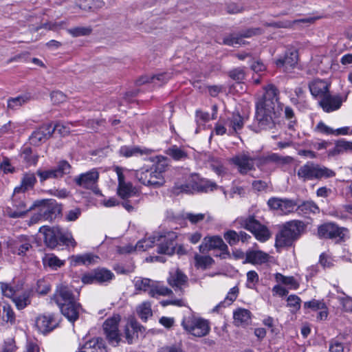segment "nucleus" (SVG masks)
Listing matches in <instances>:
<instances>
[{
	"mask_svg": "<svg viewBox=\"0 0 352 352\" xmlns=\"http://www.w3.org/2000/svg\"><path fill=\"white\" fill-rule=\"evenodd\" d=\"M283 109V104L278 102L277 89L271 85L265 87V92L256 102L255 119L258 126L262 129H272Z\"/></svg>",
	"mask_w": 352,
	"mask_h": 352,
	"instance_id": "nucleus-1",
	"label": "nucleus"
},
{
	"mask_svg": "<svg viewBox=\"0 0 352 352\" xmlns=\"http://www.w3.org/2000/svg\"><path fill=\"white\" fill-rule=\"evenodd\" d=\"M156 160L150 168L142 167L135 171V177L141 184L155 188L164 184V173L168 165L167 159L163 156H157Z\"/></svg>",
	"mask_w": 352,
	"mask_h": 352,
	"instance_id": "nucleus-2",
	"label": "nucleus"
},
{
	"mask_svg": "<svg viewBox=\"0 0 352 352\" xmlns=\"http://www.w3.org/2000/svg\"><path fill=\"white\" fill-rule=\"evenodd\" d=\"M177 234L174 232H166L164 234H154L152 236L140 240L135 247L136 251H146L158 242V253L173 255L175 252V240Z\"/></svg>",
	"mask_w": 352,
	"mask_h": 352,
	"instance_id": "nucleus-3",
	"label": "nucleus"
},
{
	"mask_svg": "<svg viewBox=\"0 0 352 352\" xmlns=\"http://www.w3.org/2000/svg\"><path fill=\"white\" fill-rule=\"evenodd\" d=\"M39 232L43 235L45 245L50 248H55L59 242L68 247H76V242L69 232H63L59 227L43 226Z\"/></svg>",
	"mask_w": 352,
	"mask_h": 352,
	"instance_id": "nucleus-4",
	"label": "nucleus"
},
{
	"mask_svg": "<svg viewBox=\"0 0 352 352\" xmlns=\"http://www.w3.org/2000/svg\"><path fill=\"white\" fill-rule=\"evenodd\" d=\"M305 228V223L298 220L285 223L281 230L276 236V247L290 246L299 239Z\"/></svg>",
	"mask_w": 352,
	"mask_h": 352,
	"instance_id": "nucleus-5",
	"label": "nucleus"
},
{
	"mask_svg": "<svg viewBox=\"0 0 352 352\" xmlns=\"http://www.w3.org/2000/svg\"><path fill=\"white\" fill-rule=\"evenodd\" d=\"M182 325L188 334L197 338L206 336L210 330V323L207 320L192 314L185 316Z\"/></svg>",
	"mask_w": 352,
	"mask_h": 352,
	"instance_id": "nucleus-6",
	"label": "nucleus"
},
{
	"mask_svg": "<svg viewBox=\"0 0 352 352\" xmlns=\"http://www.w3.org/2000/svg\"><path fill=\"white\" fill-rule=\"evenodd\" d=\"M236 222L241 227L251 232L256 239L261 242L266 241L270 237V232L267 228L262 225L254 216L238 218Z\"/></svg>",
	"mask_w": 352,
	"mask_h": 352,
	"instance_id": "nucleus-7",
	"label": "nucleus"
},
{
	"mask_svg": "<svg viewBox=\"0 0 352 352\" xmlns=\"http://www.w3.org/2000/svg\"><path fill=\"white\" fill-rule=\"evenodd\" d=\"M134 285L136 290L147 292L151 297L168 296L172 294L171 289L149 278H135L134 279Z\"/></svg>",
	"mask_w": 352,
	"mask_h": 352,
	"instance_id": "nucleus-8",
	"label": "nucleus"
},
{
	"mask_svg": "<svg viewBox=\"0 0 352 352\" xmlns=\"http://www.w3.org/2000/svg\"><path fill=\"white\" fill-rule=\"evenodd\" d=\"M275 159V155L265 157L254 158L250 157L248 154L243 153L233 157L230 161L237 166L241 174L245 175L254 168V161L258 160L259 164H264L268 161L274 160Z\"/></svg>",
	"mask_w": 352,
	"mask_h": 352,
	"instance_id": "nucleus-9",
	"label": "nucleus"
},
{
	"mask_svg": "<svg viewBox=\"0 0 352 352\" xmlns=\"http://www.w3.org/2000/svg\"><path fill=\"white\" fill-rule=\"evenodd\" d=\"M32 209V206H28L25 201V196L22 194L13 192L11 206H7L6 213L11 218H18L24 216Z\"/></svg>",
	"mask_w": 352,
	"mask_h": 352,
	"instance_id": "nucleus-10",
	"label": "nucleus"
},
{
	"mask_svg": "<svg viewBox=\"0 0 352 352\" xmlns=\"http://www.w3.org/2000/svg\"><path fill=\"white\" fill-rule=\"evenodd\" d=\"M70 170V164L67 161L63 160L59 162L56 167L47 170H38L36 173L40 182H43L49 179L60 178L65 175L69 174Z\"/></svg>",
	"mask_w": 352,
	"mask_h": 352,
	"instance_id": "nucleus-11",
	"label": "nucleus"
},
{
	"mask_svg": "<svg viewBox=\"0 0 352 352\" xmlns=\"http://www.w3.org/2000/svg\"><path fill=\"white\" fill-rule=\"evenodd\" d=\"M262 33L261 28H250L240 34L232 33L229 35L226 36L222 41V44L232 46V47H239L245 45V42L243 41L244 38H250L255 35H258Z\"/></svg>",
	"mask_w": 352,
	"mask_h": 352,
	"instance_id": "nucleus-12",
	"label": "nucleus"
},
{
	"mask_svg": "<svg viewBox=\"0 0 352 352\" xmlns=\"http://www.w3.org/2000/svg\"><path fill=\"white\" fill-rule=\"evenodd\" d=\"M59 322L58 316L52 313H46L36 318L35 326L40 333L45 334L56 329L58 326Z\"/></svg>",
	"mask_w": 352,
	"mask_h": 352,
	"instance_id": "nucleus-13",
	"label": "nucleus"
},
{
	"mask_svg": "<svg viewBox=\"0 0 352 352\" xmlns=\"http://www.w3.org/2000/svg\"><path fill=\"white\" fill-rule=\"evenodd\" d=\"M120 320L119 315H114L107 319L103 324V329L110 344L116 346L120 341L118 324Z\"/></svg>",
	"mask_w": 352,
	"mask_h": 352,
	"instance_id": "nucleus-14",
	"label": "nucleus"
},
{
	"mask_svg": "<svg viewBox=\"0 0 352 352\" xmlns=\"http://www.w3.org/2000/svg\"><path fill=\"white\" fill-rule=\"evenodd\" d=\"M99 179V171L97 168H92L90 170L76 176L74 181L76 185L87 189H91L96 192V184Z\"/></svg>",
	"mask_w": 352,
	"mask_h": 352,
	"instance_id": "nucleus-15",
	"label": "nucleus"
},
{
	"mask_svg": "<svg viewBox=\"0 0 352 352\" xmlns=\"http://www.w3.org/2000/svg\"><path fill=\"white\" fill-rule=\"evenodd\" d=\"M32 237L21 235L10 241L8 245L13 254L24 256L32 249Z\"/></svg>",
	"mask_w": 352,
	"mask_h": 352,
	"instance_id": "nucleus-16",
	"label": "nucleus"
},
{
	"mask_svg": "<svg viewBox=\"0 0 352 352\" xmlns=\"http://www.w3.org/2000/svg\"><path fill=\"white\" fill-rule=\"evenodd\" d=\"M38 214L41 219L52 221L61 212V207L54 199L43 201L38 206Z\"/></svg>",
	"mask_w": 352,
	"mask_h": 352,
	"instance_id": "nucleus-17",
	"label": "nucleus"
},
{
	"mask_svg": "<svg viewBox=\"0 0 352 352\" xmlns=\"http://www.w3.org/2000/svg\"><path fill=\"white\" fill-rule=\"evenodd\" d=\"M167 282L179 295L183 294L184 289L188 285V277L179 269H172L169 272Z\"/></svg>",
	"mask_w": 352,
	"mask_h": 352,
	"instance_id": "nucleus-18",
	"label": "nucleus"
},
{
	"mask_svg": "<svg viewBox=\"0 0 352 352\" xmlns=\"http://www.w3.org/2000/svg\"><path fill=\"white\" fill-rule=\"evenodd\" d=\"M267 205L270 209L284 214L292 212L297 206V204L294 200L278 197L270 198L267 201Z\"/></svg>",
	"mask_w": 352,
	"mask_h": 352,
	"instance_id": "nucleus-19",
	"label": "nucleus"
},
{
	"mask_svg": "<svg viewBox=\"0 0 352 352\" xmlns=\"http://www.w3.org/2000/svg\"><path fill=\"white\" fill-rule=\"evenodd\" d=\"M199 250L201 253H206L212 250H219L224 252L228 250V246L221 236H208L204 238Z\"/></svg>",
	"mask_w": 352,
	"mask_h": 352,
	"instance_id": "nucleus-20",
	"label": "nucleus"
},
{
	"mask_svg": "<svg viewBox=\"0 0 352 352\" xmlns=\"http://www.w3.org/2000/svg\"><path fill=\"white\" fill-rule=\"evenodd\" d=\"M53 133L52 124H43L32 132L29 138V141L32 145L38 146L49 139Z\"/></svg>",
	"mask_w": 352,
	"mask_h": 352,
	"instance_id": "nucleus-21",
	"label": "nucleus"
},
{
	"mask_svg": "<svg viewBox=\"0 0 352 352\" xmlns=\"http://www.w3.org/2000/svg\"><path fill=\"white\" fill-rule=\"evenodd\" d=\"M346 98L347 95L342 97L340 96H331L328 94L319 101V104L325 112L329 113L338 110L342 102L346 100Z\"/></svg>",
	"mask_w": 352,
	"mask_h": 352,
	"instance_id": "nucleus-22",
	"label": "nucleus"
},
{
	"mask_svg": "<svg viewBox=\"0 0 352 352\" xmlns=\"http://www.w3.org/2000/svg\"><path fill=\"white\" fill-rule=\"evenodd\" d=\"M345 231L346 230L343 228H339L334 223H328L320 226L318 228V233L320 237L333 239L342 238Z\"/></svg>",
	"mask_w": 352,
	"mask_h": 352,
	"instance_id": "nucleus-23",
	"label": "nucleus"
},
{
	"mask_svg": "<svg viewBox=\"0 0 352 352\" xmlns=\"http://www.w3.org/2000/svg\"><path fill=\"white\" fill-rule=\"evenodd\" d=\"M59 307L62 314L72 323L78 319L79 315L82 311L81 305L76 300L65 303Z\"/></svg>",
	"mask_w": 352,
	"mask_h": 352,
	"instance_id": "nucleus-24",
	"label": "nucleus"
},
{
	"mask_svg": "<svg viewBox=\"0 0 352 352\" xmlns=\"http://www.w3.org/2000/svg\"><path fill=\"white\" fill-rule=\"evenodd\" d=\"M54 300L58 307L65 305V303L75 301L72 289L67 285L63 284L57 286L54 294Z\"/></svg>",
	"mask_w": 352,
	"mask_h": 352,
	"instance_id": "nucleus-25",
	"label": "nucleus"
},
{
	"mask_svg": "<svg viewBox=\"0 0 352 352\" xmlns=\"http://www.w3.org/2000/svg\"><path fill=\"white\" fill-rule=\"evenodd\" d=\"M298 62V53L296 51H291L285 53L283 57L278 58L275 61L277 67H283L284 72H287L289 70L295 67Z\"/></svg>",
	"mask_w": 352,
	"mask_h": 352,
	"instance_id": "nucleus-26",
	"label": "nucleus"
},
{
	"mask_svg": "<svg viewBox=\"0 0 352 352\" xmlns=\"http://www.w3.org/2000/svg\"><path fill=\"white\" fill-rule=\"evenodd\" d=\"M270 255L261 250H250L245 254V259L243 263H251L253 265H262L267 263L270 260Z\"/></svg>",
	"mask_w": 352,
	"mask_h": 352,
	"instance_id": "nucleus-27",
	"label": "nucleus"
},
{
	"mask_svg": "<svg viewBox=\"0 0 352 352\" xmlns=\"http://www.w3.org/2000/svg\"><path fill=\"white\" fill-rule=\"evenodd\" d=\"M36 182V178L35 175L32 173H27L23 175L20 184L14 188V192L22 194L23 197H24L25 192L32 189Z\"/></svg>",
	"mask_w": 352,
	"mask_h": 352,
	"instance_id": "nucleus-28",
	"label": "nucleus"
},
{
	"mask_svg": "<svg viewBox=\"0 0 352 352\" xmlns=\"http://www.w3.org/2000/svg\"><path fill=\"white\" fill-rule=\"evenodd\" d=\"M309 90L315 98H323L329 94L328 84L322 80H314L309 84Z\"/></svg>",
	"mask_w": 352,
	"mask_h": 352,
	"instance_id": "nucleus-29",
	"label": "nucleus"
},
{
	"mask_svg": "<svg viewBox=\"0 0 352 352\" xmlns=\"http://www.w3.org/2000/svg\"><path fill=\"white\" fill-rule=\"evenodd\" d=\"M316 165L312 162H308L301 166L297 171L298 178L302 182L316 179Z\"/></svg>",
	"mask_w": 352,
	"mask_h": 352,
	"instance_id": "nucleus-30",
	"label": "nucleus"
},
{
	"mask_svg": "<svg viewBox=\"0 0 352 352\" xmlns=\"http://www.w3.org/2000/svg\"><path fill=\"white\" fill-rule=\"evenodd\" d=\"M80 352H107L103 340L94 338L87 341L81 347Z\"/></svg>",
	"mask_w": 352,
	"mask_h": 352,
	"instance_id": "nucleus-31",
	"label": "nucleus"
},
{
	"mask_svg": "<svg viewBox=\"0 0 352 352\" xmlns=\"http://www.w3.org/2000/svg\"><path fill=\"white\" fill-rule=\"evenodd\" d=\"M226 125L229 127V134L232 135L241 130L244 125V120L239 113H233L226 121Z\"/></svg>",
	"mask_w": 352,
	"mask_h": 352,
	"instance_id": "nucleus-32",
	"label": "nucleus"
},
{
	"mask_svg": "<svg viewBox=\"0 0 352 352\" xmlns=\"http://www.w3.org/2000/svg\"><path fill=\"white\" fill-rule=\"evenodd\" d=\"M234 322L237 326H246L251 322V313L246 309H238L234 314Z\"/></svg>",
	"mask_w": 352,
	"mask_h": 352,
	"instance_id": "nucleus-33",
	"label": "nucleus"
},
{
	"mask_svg": "<svg viewBox=\"0 0 352 352\" xmlns=\"http://www.w3.org/2000/svg\"><path fill=\"white\" fill-rule=\"evenodd\" d=\"M141 327L137 322L131 321L127 323L124 329V337L128 344H132L138 336V331H141Z\"/></svg>",
	"mask_w": 352,
	"mask_h": 352,
	"instance_id": "nucleus-34",
	"label": "nucleus"
},
{
	"mask_svg": "<svg viewBox=\"0 0 352 352\" xmlns=\"http://www.w3.org/2000/svg\"><path fill=\"white\" fill-rule=\"evenodd\" d=\"M195 267L197 269L206 270L210 267L214 263V259L208 255H201L196 253L194 256Z\"/></svg>",
	"mask_w": 352,
	"mask_h": 352,
	"instance_id": "nucleus-35",
	"label": "nucleus"
},
{
	"mask_svg": "<svg viewBox=\"0 0 352 352\" xmlns=\"http://www.w3.org/2000/svg\"><path fill=\"white\" fill-rule=\"evenodd\" d=\"M0 287L3 295L12 300L20 294L21 289V286L6 283H1Z\"/></svg>",
	"mask_w": 352,
	"mask_h": 352,
	"instance_id": "nucleus-36",
	"label": "nucleus"
},
{
	"mask_svg": "<svg viewBox=\"0 0 352 352\" xmlns=\"http://www.w3.org/2000/svg\"><path fill=\"white\" fill-rule=\"evenodd\" d=\"M314 20V19L313 18L309 17L296 19L294 21H283L275 23L274 26L280 28H294L296 27H300L302 23H312Z\"/></svg>",
	"mask_w": 352,
	"mask_h": 352,
	"instance_id": "nucleus-37",
	"label": "nucleus"
},
{
	"mask_svg": "<svg viewBox=\"0 0 352 352\" xmlns=\"http://www.w3.org/2000/svg\"><path fill=\"white\" fill-rule=\"evenodd\" d=\"M136 190L131 182L119 184L118 195L123 199H128L136 195Z\"/></svg>",
	"mask_w": 352,
	"mask_h": 352,
	"instance_id": "nucleus-38",
	"label": "nucleus"
},
{
	"mask_svg": "<svg viewBox=\"0 0 352 352\" xmlns=\"http://www.w3.org/2000/svg\"><path fill=\"white\" fill-rule=\"evenodd\" d=\"M44 266H48L52 270H57L65 264V261L60 260L53 254H47L43 258Z\"/></svg>",
	"mask_w": 352,
	"mask_h": 352,
	"instance_id": "nucleus-39",
	"label": "nucleus"
},
{
	"mask_svg": "<svg viewBox=\"0 0 352 352\" xmlns=\"http://www.w3.org/2000/svg\"><path fill=\"white\" fill-rule=\"evenodd\" d=\"M297 211L303 214H309L311 213L316 214L319 212V208L313 201H304L302 204L298 206Z\"/></svg>",
	"mask_w": 352,
	"mask_h": 352,
	"instance_id": "nucleus-40",
	"label": "nucleus"
},
{
	"mask_svg": "<svg viewBox=\"0 0 352 352\" xmlns=\"http://www.w3.org/2000/svg\"><path fill=\"white\" fill-rule=\"evenodd\" d=\"M274 278L277 283L285 285L291 289H297L299 287V283L293 276H285L280 273H276Z\"/></svg>",
	"mask_w": 352,
	"mask_h": 352,
	"instance_id": "nucleus-41",
	"label": "nucleus"
},
{
	"mask_svg": "<svg viewBox=\"0 0 352 352\" xmlns=\"http://www.w3.org/2000/svg\"><path fill=\"white\" fill-rule=\"evenodd\" d=\"M30 99L29 94H23L15 98H10L8 100V108L10 109H17Z\"/></svg>",
	"mask_w": 352,
	"mask_h": 352,
	"instance_id": "nucleus-42",
	"label": "nucleus"
},
{
	"mask_svg": "<svg viewBox=\"0 0 352 352\" xmlns=\"http://www.w3.org/2000/svg\"><path fill=\"white\" fill-rule=\"evenodd\" d=\"M316 179H329L336 176V172L324 166L316 164Z\"/></svg>",
	"mask_w": 352,
	"mask_h": 352,
	"instance_id": "nucleus-43",
	"label": "nucleus"
},
{
	"mask_svg": "<svg viewBox=\"0 0 352 352\" xmlns=\"http://www.w3.org/2000/svg\"><path fill=\"white\" fill-rule=\"evenodd\" d=\"M239 294V289L236 287H233L228 292L226 297L225 298L224 301L221 302L217 306H215L213 309V311H217L219 308L221 307H226V305H229L232 304L237 298Z\"/></svg>",
	"mask_w": 352,
	"mask_h": 352,
	"instance_id": "nucleus-44",
	"label": "nucleus"
},
{
	"mask_svg": "<svg viewBox=\"0 0 352 352\" xmlns=\"http://www.w3.org/2000/svg\"><path fill=\"white\" fill-rule=\"evenodd\" d=\"M17 309H23L30 303V295L28 292H23L21 294H18L13 298Z\"/></svg>",
	"mask_w": 352,
	"mask_h": 352,
	"instance_id": "nucleus-45",
	"label": "nucleus"
},
{
	"mask_svg": "<svg viewBox=\"0 0 352 352\" xmlns=\"http://www.w3.org/2000/svg\"><path fill=\"white\" fill-rule=\"evenodd\" d=\"M138 316L140 318L146 321L147 319L152 316L151 305L148 302H144L137 308Z\"/></svg>",
	"mask_w": 352,
	"mask_h": 352,
	"instance_id": "nucleus-46",
	"label": "nucleus"
},
{
	"mask_svg": "<svg viewBox=\"0 0 352 352\" xmlns=\"http://www.w3.org/2000/svg\"><path fill=\"white\" fill-rule=\"evenodd\" d=\"M166 154L175 160H181L187 157V153L176 145L170 146L166 151Z\"/></svg>",
	"mask_w": 352,
	"mask_h": 352,
	"instance_id": "nucleus-47",
	"label": "nucleus"
},
{
	"mask_svg": "<svg viewBox=\"0 0 352 352\" xmlns=\"http://www.w3.org/2000/svg\"><path fill=\"white\" fill-rule=\"evenodd\" d=\"M97 283H102L111 280L114 275L113 274L107 269H98L95 270Z\"/></svg>",
	"mask_w": 352,
	"mask_h": 352,
	"instance_id": "nucleus-48",
	"label": "nucleus"
},
{
	"mask_svg": "<svg viewBox=\"0 0 352 352\" xmlns=\"http://www.w3.org/2000/svg\"><path fill=\"white\" fill-rule=\"evenodd\" d=\"M87 0H77L80 9L95 11L103 8L105 4L103 0H92V3L90 6H86L83 4Z\"/></svg>",
	"mask_w": 352,
	"mask_h": 352,
	"instance_id": "nucleus-49",
	"label": "nucleus"
},
{
	"mask_svg": "<svg viewBox=\"0 0 352 352\" xmlns=\"http://www.w3.org/2000/svg\"><path fill=\"white\" fill-rule=\"evenodd\" d=\"M21 157L29 164H36L38 161V157L32 155V151L30 147H25L21 153Z\"/></svg>",
	"mask_w": 352,
	"mask_h": 352,
	"instance_id": "nucleus-50",
	"label": "nucleus"
},
{
	"mask_svg": "<svg viewBox=\"0 0 352 352\" xmlns=\"http://www.w3.org/2000/svg\"><path fill=\"white\" fill-rule=\"evenodd\" d=\"M195 186L193 184L186 183V184H175L173 187V191L175 195H179L181 192L190 193L194 190Z\"/></svg>",
	"mask_w": 352,
	"mask_h": 352,
	"instance_id": "nucleus-51",
	"label": "nucleus"
},
{
	"mask_svg": "<svg viewBox=\"0 0 352 352\" xmlns=\"http://www.w3.org/2000/svg\"><path fill=\"white\" fill-rule=\"evenodd\" d=\"M69 34L74 37L89 35L91 32L90 27H75L67 30Z\"/></svg>",
	"mask_w": 352,
	"mask_h": 352,
	"instance_id": "nucleus-52",
	"label": "nucleus"
},
{
	"mask_svg": "<svg viewBox=\"0 0 352 352\" xmlns=\"http://www.w3.org/2000/svg\"><path fill=\"white\" fill-rule=\"evenodd\" d=\"M18 347L14 338H8L3 340L1 345V352H16Z\"/></svg>",
	"mask_w": 352,
	"mask_h": 352,
	"instance_id": "nucleus-53",
	"label": "nucleus"
},
{
	"mask_svg": "<svg viewBox=\"0 0 352 352\" xmlns=\"http://www.w3.org/2000/svg\"><path fill=\"white\" fill-rule=\"evenodd\" d=\"M120 154L123 157H130L142 154V152L138 147L124 146L120 148Z\"/></svg>",
	"mask_w": 352,
	"mask_h": 352,
	"instance_id": "nucleus-54",
	"label": "nucleus"
},
{
	"mask_svg": "<svg viewBox=\"0 0 352 352\" xmlns=\"http://www.w3.org/2000/svg\"><path fill=\"white\" fill-rule=\"evenodd\" d=\"M287 306L291 308V311L296 312L300 308V298L294 294L290 295L288 296L287 299Z\"/></svg>",
	"mask_w": 352,
	"mask_h": 352,
	"instance_id": "nucleus-55",
	"label": "nucleus"
},
{
	"mask_svg": "<svg viewBox=\"0 0 352 352\" xmlns=\"http://www.w3.org/2000/svg\"><path fill=\"white\" fill-rule=\"evenodd\" d=\"M197 188L201 192H208L217 189L218 186L214 182L205 180L202 181Z\"/></svg>",
	"mask_w": 352,
	"mask_h": 352,
	"instance_id": "nucleus-56",
	"label": "nucleus"
},
{
	"mask_svg": "<svg viewBox=\"0 0 352 352\" xmlns=\"http://www.w3.org/2000/svg\"><path fill=\"white\" fill-rule=\"evenodd\" d=\"M168 78H167V75L165 74H158L157 76H153L151 78L148 77H142L139 80L140 84H144L147 82H155V80L166 82Z\"/></svg>",
	"mask_w": 352,
	"mask_h": 352,
	"instance_id": "nucleus-57",
	"label": "nucleus"
},
{
	"mask_svg": "<svg viewBox=\"0 0 352 352\" xmlns=\"http://www.w3.org/2000/svg\"><path fill=\"white\" fill-rule=\"evenodd\" d=\"M3 316L2 318L4 321L12 322L14 320V313L9 305H4L3 306Z\"/></svg>",
	"mask_w": 352,
	"mask_h": 352,
	"instance_id": "nucleus-58",
	"label": "nucleus"
},
{
	"mask_svg": "<svg viewBox=\"0 0 352 352\" xmlns=\"http://www.w3.org/2000/svg\"><path fill=\"white\" fill-rule=\"evenodd\" d=\"M70 125H72V124L58 123L54 127H52V129L54 130V131H56L59 134H60L63 136H65L70 133Z\"/></svg>",
	"mask_w": 352,
	"mask_h": 352,
	"instance_id": "nucleus-59",
	"label": "nucleus"
},
{
	"mask_svg": "<svg viewBox=\"0 0 352 352\" xmlns=\"http://www.w3.org/2000/svg\"><path fill=\"white\" fill-rule=\"evenodd\" d=\"M324 305L325 304L322 301L315 299L308 302H305L304 304L305 308H309L314 311L324 309Z\"/></svg>",
	"mask_w": 352,
	"mask_h": 352,
	"instance_id": "nucleus-60",
	"label": "nucleus"
},
{
	"mask_svg": "<svg viewBox=\"0 0 352 352\" xmlns=\"http://www.w3.org/2000/svg\"><path fill=\"white\" fill-rule=\"evenodd\" d=\"M258 282V275L254 270L249 271L247 273V285L249 288L252 289Z\"/></svg>",
	"mask_w": 352,
	"mask_h": 352,
	"instance_id": "nucleus-61",
	"label": "nucleus"
},
{
	"mask_svg": "<svg viewBox=\"0 0 352 352\" xmlns=\"http://www.w3.org/2000/svg\"><path fill=\"white\" fill-rule=\"evenodd\" d=\"M224 239L230 245H232L239 241V235L234 230H229L224 234Z\"/></svg>",
	"mask_w": 352,
	"mask_h": 352,
	"instance_id": "nucleus-62",
	"label": "nucleus"
},
{
	"mask_svg": "<svg viewBox=\"0 0 352 352\" xmlns=\"http://www.w3.org/2000/svg\"><path fill=\"white\" fill-rule=\"evenodd\" d=\"M50 290L49 283L45 280H39L37 282L36 292L40 294H46Z\"/></svg>",
	"mask_w": 352,
	"mask_h": 352,
	"instance_id": "nucleus-63",
	"label": "nucleus"
},
{
	"mask_svg": "<svg viewBox=\"0 0 352 352\" xmlns=\"http://www.w3.org/2000/svg\"><path fill=\"white\" fill-rule=\"evenodd\" d=\"M210 166L212 170L219 176H222L226 173V168L221 162L213 161Z\"/></svg>",
	"mask_w": 352,
	"mask_h": 352,
	"instance_id": "nucleus-64",
	"label": "nucleus"
}]
</instances>
